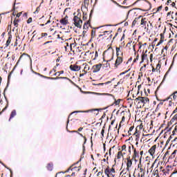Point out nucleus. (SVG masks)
<instances>
[{
  "mask_svg": "<svg viewBox=\"0 0 177 177\" xmlns=\"http://www.w3.org/2000/svg\"><path fill=\"white\" fill-rule=\"evenodd\" d=\"M111 172H112V174H115V169L112 167L110 169V167H109V166H108L107 168L105 169V170H104V174H105V175H106V176H109V175H110V174H111Z\"/></svg>",
  "mask_w": 177,
  "mask_h": 177,
  "instance_id": "nucleus-1",
  "label": "nucleus"
},
{
  "mask_svg": "<svg viewBox=\"0 0 177 177\" xmlns=\"http://www.w3.org/2000/svg\"><path fill=\"white\" fill-rule=\"evenodd\" d=\"M93 111H99V109H91V110H88V111H73L72 112L70 115H73V114H75V113H92Z\"/></svg>",
  "mask_w": 177,
  "mask_h": 177,
  "instance_id": "nucleus-2",
  "label": "nucleus"
},
{
  "mask_svg": "<svg viewBox=\"0 0 177 177\" xmlns=\"http://www.w3.org/2000/svg\"><path fill=\"white\" fill-rule=\"evenodd\" d=\"M93 68V73H99V71H100V68H102V64L94 65Z\"/></svg>",
  "mask_w": 177,
  "mask_h": 177,
  "instance_id": "nucleus-3",
  "label": "nucleus"
},
{
  "mask_svg": "<svg viewBox=\"0 0 177 177\" xmlns=\"http://www.w3.org/2000/svg\"><path fill=\"white\" fill-rule=\"evenodd\" d=\"M69 68L72 71H80L81 70V66H79L78 65H71Z\"/></svg>",
  "mask_w": 177,
  "mask_h": 177,
  "instance_id": "nucleus-4",
  "label": "nucleus"
},
{
  "mask_svg": "<svg viewBox=\"0 0 177 177\" xmlns=\"http://www.w3.org/2000/svg\"><path fill=\"white\" fill-rule=\"evenodd\" d=\"M157 147V145H153L152 146L149 150V153L150 154V156H154V153H156V149Z\"/></svg>",
  "mask_w": 177,
  "mask_h": 177,
  "instance_id": "nucleus-5",
  "label": "nucleus"
},
{
  "mask_svg": "<svg viewBox=\"0 0 177 177\" xmlns=\"http://www.w3.org/2000/svg\"><path fill=\"white\" fill-rule=\"evenodd\" d=\"M122 63V57H118L115 63V66L117 67Z\"/></svg>",
  "mask_w": 177,
  "mask_h": 177,
  "instance_id": "nucleus-6",
  "label": "nucleus"
},
{
  "mask_svg": "<svg viewBox=\"0 0 177 177\" xmlns=\"http://www.w3.org/2000/svg\"><path fill=\"white\" fill-rule=\"evenodd\" d=\"M9 37L6 44V48H8L9 45H10V42H12V35H10V32H8Z\"/></svg>",
  "mask_w": 177,
  "mask_h": 177,
  "instance_id": "nucleus-7",
  "label": "nucleus"
},
{
  "mask_svg": "<svg viewBox=\"0 0 177 177\" xmlns=\"http://www.w3.org/2000/svg\"><path fill=\"white\" fill-rule=\"evenodd\" d=\"M75 27H77V28H82V21L80 19L77 22L74 23Z\"/></svg>",
  "mask_w": 177,
  "mask_h": 177,
  "instance_id": "nucleus-8",
  "label": "nucleus"
},
{
  "mask_svg": "<svg viewBox=\"0 0 177 177\" xmlns=\"http://www.w3.org/2000/svg\"><path fill=\"white\" fill-rule=\"evenodd\" d=\"M149 100L147 97H142L141 103H143V104H146V103L149 102Z\"/></svg>",
  "mask_w": 177,
  "mask_h": 177,
  "instance_id": "nucleus-9",
  "label": "nucleus"
},
{
  "mask_svg": "<svg viewBox=\"0 0 177 177\" xmlns=\"http://www.w3.org/2000/svg\"><path fill=\"white\" fill-rule=\"evenodd\" d=\"M59 22L61 23V24H62L63 26H67V24H68V21L66 19H62Z\"/></svg>",
  "mask_w": 177,
  "mask_h": 177,
  "instance_id": "nucleus-10",
  "label": "nucleus"
},
{
  "mask_svg": "<svg viewBox=\"0 0 177 177\" xmlns=\"http://www.w3.org/2000/svg\"><path fill=\"white\" fill-rule=\"evenodd\" d=\"M51 80H68L69 81H71V80L68 79L66 77H57L51 78Z\"/></svg>",
  "mask_w": 177,
  "mask_h": 177,
  "instance_id": "nucleus-11",
  "label": "nucleus"
},
{
  "mask_svg": "<svg viewBox=\"0 0 177 177\" xmlns=\"http://www.w3.org/2000/svg\"><path fill=\"white\" fill-rule=\"evenodd\" d=\"M127 170L129 171V168H131V167H132V160H129V161H127Z\"/></svg>",
  "mask_w": 177,
  "mask_h": 177,
  "instance_id": "nucleus-12",
  "label": "nucleus"
},
{
  "mask_svg": "<svg viewBox=\"0 0 177 177\" xmlns=\"http://www.w3.org/2000/svg\"><path fill=\"white\" fill-rule=\"evenodd\" d=\"M48 171H53V163H48L47 165Z\"/></svg>",
  "mask_w": 177,
  "mask_h": 177,
  "instance_id": "nucleus-13",
  "label": "nucleus"
},
{
  "mask_svg": "<svg viewBox=\"0 0 177 177\" xmlns=\"http://www.w3.org/2000/svg\"><path fill=\"white\" fill-rule=\"evenodd\" d=\"M95 93V95H101V96H113L112 94H109V93Z\"/></svg>",
  "mask_w": 177,
  "mask_h": 177,
  "instance_id": "nucleus-14",
  "label": "nucleus"
},
{
  "mask_svg": "<svg viewBox=\"0 0 177 177\" xmlns=\"http://www.w3.org/2000/svg\"><path fill=\"white\" fill-rule=\"evenodd\" d=\"M75 168H77V167H75L74 168H72L71 167H69L67 171H66L65 172L64 171H61L59 173H57V174H66V172H70V171H73L74 169H75Z\"/></svg>",
  "mask_w": 177,
  "mask_h": 177,
  "instance_id": "nucleus-15",
  "label": "nucleus"
},
{
  "mask_svg": "<svg viewBox=\"0 0 177 177\" xmlns=\"http://www.w3.org/2000/svg\"><path fill=\"white\" fill-rule=\"evenodd\" d=\"M1 164H2V165L3 167H5V168H6L7 169H9L10 172V177L13 176V171H12V169H9V167H6V165H5V164H3V162H0Z\"/></svg>",
  "mask_w": 177,
  "mask_h": 177,
  "instance_id": "nucleus-16",
  "label": "nucleus"
},
{
  "mask_svg": "<svg viewBox=\"0 0 177 177\" xmlns=\"http://www.w3.org/2000/svg\"><path fill=\"white\" fill-rule=\"evenodd\" d=\"M15 116H16V110H13V111L11 112L9 121H10V120H12V118H13Z\"/></svg>",
  "mask_w": 177,
  "mask_h": 177,
  "instance_id": "nucleus-17",
  "label": "nucleus"
},
{
  "mask_svg": "<svg viewBox=\"0 0 177 177\" xmlns=\"http://www.w3.org/2000/svg\"><path fill=\"white\" fill-rule=\"evenodd\" d=\"M88 24H89V21H87L86 22L84 23L83 26L84 30H88V28H89V26H88Z\"/></svg>",
  "mask_w": 177,
  "mask_h": 177,
  "instance_id": "nucleus-18",
  "label": "nucleus"
},
{
  "mask_svg": "<svg viewBox=\"0 0 177 177\" xmlns=\"http://www.w3.org/2000/svg\"><path fill=\"white\" fill-rule=\"evenodd\" d=\"M80 19H81V18H80V17L75 15V17L73 18V21H74V23H77V21H78Z\"/></svg>",
  "mask_w": 177,
  "mask_h": 177,
  "instance_id": "nucleus-19",
  "label": "nucleus"
},
{
  "mask_svg": "<svg viewBox=\"0 0 177 177\" xmlns=\"http://www.w3.org/2000/svg\"><path fill=\"white\" fill-rule=\"evenodd\" d=\"M147 57V55L146 54H142V62L141 63H143V62H145V59Z\"/></svg>",
  "mask_w": 177,
  "mask_h": 177,
  "instance_id": "nucleus-20",
  "label": "nucleus"
},
{
  "mask_svg": "<svg viewBox=\"0 0 177 177\" xmlns=\"http://www.w3.org/2000/svg\"><path fill=\"white\" fill-rule=\"evenodd\" d=\"M121 157H122V151H119V152L118 153L117 158H118V160H120V158H121Z\"/></svg>",
  "mask_w": 177,
  "mask_h": 177,
  "instance_id": "nucleus-21",
  "label": "nucleus"
},
{
  "mask_svg": "<svg viewBox=\"0 0 177 177\" xmlns=\"http://www.w3.org/2000/svg\"><path fill=\"white\" fill-rule=\"evenodd\" d=\"M59 73V75H60V74H64V71H58L55 73H54V76L56 77V75H57V73Z\"/></svg>",
  "mask_w": 177,
  "mask_h": 177,
  "instance_id": "nucleus-22",
  "label": "nucleus"
},
{
  "mask_svg": "<svg viewBox=\"0 0 177 177\" xmlns=\"http://www.w3.org/2000/svg\"><path fill=\"white\" fill-rule=\"evenodd\" d=\"M39 77H41V78H46V80H52L51 78H53V77H46L41 74L39 75Z\"/></svg>",
  "mask_w": 177,
  "mask_h": 177,
  "instance_id": "nucleus-23",
  "label": "nucleus"
},
{
  "mask_svg": "<svg viewBox=\"0 0 177 177\" xmlns=\"http://www.w3.org/2000/svg\"><path fill=\"white\" fill-rule=\"evenodd\" d=\"M144 24H146V18L141 19V26H144Z\"/></svg>",
  "mask_w": 177,
  "mask_h": 177,
  "instance_id": "nucleus-24",
  "label": "nucleus"
},
{
  "mask_svg": "<svg viewBox=\"0 0 177 177\" xmlns=\"http://www.w3.org/2000/svg\"><path fill=\"white\" fill-rule=\"evenodd\" d=\"M18 22H19V19H17V20H16V19L14 20L13 24H14V26H15V27H17V26H19Z\"/></svg>",
  "mask_w": 177,
  "mask_h": 177,
  "instance_id": "nucleus-25",
  "label": "nucleus"
},
{
  "mask_svg": "<svg viewBox=\"0 0 177 177\" xmlns=\"http://www.w3.org/2000/svg\"><path fill=\"white\" fill-rule=\"evenodd\" d=\"M120 102H121V100L118 99V100H115L114 102V104H115V106H118V104H120Z\"/></svg>",
  "mask_w": 177,
  "mask_h": 177,
  "instance_id": "nucleus-26",
  "label": "nucleus"
},
{
  "mask_svg": "<svg viewBox=\"0 0 177 177\" xmlns=\"http://www.w3.org/2000/svg\"><path fill=\"white\" fill-rule=\"evenodd\" d=\"M77 133H78V135H80V136L84 138V143H86V138L84 137V135H82V133H81L80 132H78Z\"/></svg>",
  "mask_w": 177,
  "mask_h": 177,
  "instance_id": "nucleus-27",
  "label": "nucleus"
},
{
  "mask_svg": "<svg viewBox=\"0 0 177 177\" xmlns=\"http://www.w3.org/2000/svg\"><path fill=\"white\" fill-rule=\"evenodd\" d=\"M32 17H29L28 21H27L28 24H30V23H32Z\"/></svg>",
  "mask_w": 177,
  "mask_h": 177,
  "instance_id": "nucleus-28",
  "label": "nucleus"
},
{
  "mask_svg": "<svg viewBox=\"0 0 177 177\" xmlns=\"http://www.w3.org/2000/svg\"><path fill=\"white\" fill-rule=\"evenodd\" d=\"M76 16H77V17L81 18V12H80V9H77V15Z\"/></svg>",
  "mask_w": 177,
  "mask_h": 177,
  "instance_id": "nucleus-29",
  "label": "nucleus"
},
{
  "mask_svg": "<svg viewBox=\"0 0 177 177\" xmlns=\"http://www.w3.org/2000/svg\"><path fill=\"white\" fill-rule=\"evenodd\" d=\"M142 100V97H138L137 98H136V102H141Z\"/></svg>",
  "mask_w": 177,
  "mask_h": 177,
  "instance_id": "nucleus-30",
  "label": "nucleus"
},
{
  "mask_svg": "<svg viewBox=\"0 0 177 177\" xmlns=\"http://www.w3.org/2000/svg\"><path fill=\"white\" fill-rule=\"evenodd\" d=\"M136 154H137L136 149H134V153L133 156V158H136Z\"/></svg>",
  "mask_w": 177,
  "mask_h": 177,
  "instance_id": "nucleus-31",
  "label": "nucleus"
},
{
  "mask_svg": "<svg viewBox=\"0 0 177 177\" xmlns=\"http://www.w3.org/2000/svg\"><path fill=\"white\" fill-rule=\"evenodd\" d=\"M172 97H173L174 100H176L177 95H176V94H175V93H174V94H172Z\"/></svg>",
  "mask_w": 177,
  "mask_h": 177,
  "instance_id": "nucleus-32",
  "label": "nucleus"
},
{
  "mask_svg": "<svg viewBox=\"0 0 177 177\" xmlns=\"http://www.w3.org/2000/svg\"><path fill=\"white\" fill-rule=\"evenodd\" d=\"M83 15H84V16H83V20H86V19H87V15L86 14H85V13H83Z\"/></svg>",
  "mask_w": 177,
  "mask_h": 177,
  "instance_id": "nucleus-33",
  "label": "nucleus"
},
{
  "mask_svg": "<svg viewBox=\"0 0 177 177\" xmlns=\"http://www.w3.org/2000/svg\"><path fill=\"white\" fill-rule=\"evenodd\" d=\"M162 42H164V40H160L158 44L156 45V46H160V45H161V44H162Z\"/></svg>",
  "mask_w": 177,
  "mask_h": 177,
  "instance_id": "nucleus-34",
  "label": "nucleus"
},
{
  "mask_svg": "<svg viewBox=\"0 0 177 177\" xmlns=\"http://www.w3.org/2000/svg\"><path fill=\"white\" fill-rule=\"evenodd\" d=\"M101 135H102V138H104V129L102 130Z\"/></svg>",
  "mask_w": 177,
  "mask_h": 177,
  "instance_id": "nucleus-35",
  "label": "nucleus"
},
{
  "mask_svg": "<svg viewBox=\"0 0 177 177\" xmlns=\"http://www.w3.org/2000/svg\"><path fill=\"white\" fill-rule=\"evenodd\" d=\"M98 56H99V54L97 53V51H96L95 58L93 59V60H96V57H97Z\"/></svg>",
  "mask_w": 177,
  "mask_h": 177,
  "instance_id": "nucleus-36",
  "label": "nucleus"
},
{
  "mask_svg": "<svg viewBox=\"0 0 177 177\" xmlns=\"http://www.w3.org/2000/svg\"><path fill=\"white\" fill-rule=\"evenodd\" d=\"M121 52V48H118V47H116V53H120Z\"/></svg>",
  "mask_w": 177,
  "mask_h": 177,
  "instance_id": "nucleus-37",
  "label": "nucleus"
},
{
  "mask_svg": "<svg viewBox=\"0 0 177 177\" xmlns=\"http://www.w3.org/2000/svg\"><path fill=\"white\" fill-rule=\"evenodd\" d=\"M48 36V33H41V38H44V37Z\"/></svg>",
  "mask_w": 177,
  "mask_h": 177,
  "instance_id": "nucleus-38",
  "label": "nucleus"
},
{
  "mask_svg": "<svg viewBox=\"0 0 177 177\" xmlns=\"http://www.w3.org/2000/svg\"><path fill=\"white\" fill-rule=\"evenodd\" d=\"M32 73H33V74H35L36 75H39V76L41 75V73H38L32 70Z\"/></svg>",
  "mask_w": 177,
  "mask_h": 177,
  "instance_id": "nucleus-39",
  "label": "nucleus"
},
{
  "mask_svg": "<svg viewBox=\"0 0 177 177\" xmlns=\"http://www.w3.org/2000/svg\"><path fill=\"white\" fill-rule=\"evenodd\" d=\"M125 149H127V145H124L122 146V150L124 151L125 150Z\"/></svg>",
  "mask_w": 177,
  "mask_h": 177,
  "instance_id": "nucleus-40",
  "label": "nucleus"
},
{
  "mask_svg": "<svg viewBox=\"0 0 177 177\" xmlns=\"http://www.w3.org/2000/svg\"><path fill=\"white\" fill-rule=\"evenodd\" d=\"M133 127H131L130 128H129V132H132V131H133Z\"/></svg>",
  "mask_w": 177,
  "mask_h": 177,
  "instance_id": "nucleus-41",
  "label": "nucleus"
},
{
  "mask_svg": "<svg viewBox=\"0 0 177 177\" xmlns=\"http://www.w3.org/2000/svg\"><path fill=\"white\" fill-rule=\"evenodd\" d=\"M161 9H162V6H160L158 8L157 12H160V10H161Z\"/></svg>",
  "mask_w": 177,
  "mask_h": 177,
  "instance_id": "nucleus-42",
  "label": "nucleus"
},
{
  "mask_svg": "<svg viewBox=\"0 0 177 177\" xmlns=\"http://www.w3.org/2000/svg\"><path fill=\"white\" fill-rule=\"evenodd\" d=\"M160 41H164V35L160 34Z\"/></svg>",
  "mask_w": 177,
  "mask_h": 177,
  "instance_id": "nucleus-43",
  "label": "nucleus"
},
{
  "mask_svg": "<svg viewBox=\"0 0 177 177\" xmlns=\"http://www.w3.org/2000/svg\"><path fill=\"white\" fill-rule=\"evenodd\" d=\"M38 12H39V6H38L37 8H36V10L34 13H38Z\"/></svg>",
  "mask_w": 177,
  "mask_h": 177,
  "instance_id": "nucleus-44",
  "label": "nucleus"
},
{
  "mask_svg": "<svg viewBox=\"0 0 177 177\" xmlns=\"http://www.w3.org/2000/svg\"><path fill=\"white\" fill-rule=\"evenodd\" d=\"M172 3V1L171 0H168L167 1V3H166V5H169L170 3Z\"/></svg>",
  "mask_w": 177,
  "mask_h": 177,
  "instance_id": "nucleus-45",
  "label": "nucleus"
},
{
  "mask_svg": "<svg viewBox=\"0 0 177 177\" xmlns=\"http://www.w3.org/2000/svg\"><path fill=\"white\" fill-rule=\"evenodd\" d=\"M12 75V72L10 73V74L8 75V84H9V81L10 80V75Z\"/></svg>",
  "mask_w": 177,
  "mask_h": 177,
  "instance_id": "nucleus-46",
  "label": "nucleus"
},
{
  "mask_svg": "<svg viewBox=\"0 0 177 177\" xmlns=\"http://www.w3.org/2000/svg\"><path fill=\"white\" fill-rule=\"evenodd\" d=\"M100 175H103V171H99L97 174V176H100Z\"/></svg>",
  "mask_w": 177,
  "mask_h": 177,
  "instance_id": "nucleus-47",
  "label": "nucleus"
},
{
  "mask_svg": "<svg viewBox=\"0 0 177 177\" xmlns=\"http://www.w3.org/2000/svg\"><path fill=\"white\" fill-rule=\"evenodd\" d=\"M123 39H125V34H123V35L121 37L120 41H122Z\"/></svg>",
  "mask_w": 177,
  "mask_h": 177,
  "instance_id": "nucleus-48",
  "label": "nucleus"
},
{
  "mask_svg": "<svg viewBox=\"0 0 177 177\" xmlns=\"http://www.w3.org/2000/svg\"><path fill=\"white\" fill-rule=\"evenodd\" d=\"M173 104L174 103L172 102V101H169V106L171 107Z\"/></svg>",
  "mask_w": 177,
  "mask_h": 177,
  "instance_id": "nucleus-49",
  "label": "nucleus"
},
{
  "mask_svg": "<svg viewBox=\"0 0 177 177\" xmlns=\"http://www.w3.org/2000/svg\"><path fill=\"white\" fill-rule=\"evenodd\" d=\"M15 9H16V1H15L14 4H13V10H15Z\"/></svg>",
  "mask_w": 177,
  "mask_h": 177,
  "instance_id": "nucleus-50",
  "label": "nucleus"
},
{
  "mask_svg": "<svg viewBox=\"0 0 177 177\" xmlns=\"http://www.w3.org/2000/svg\"><path fill=\"white\" fill-rule=\"evenodd\" d=\"M21 16V12H19L17 14V17H20Z\"/></svg>",
  "mask_w": 177,
  "mask_h": 177,
  "instance_id": "nucleus-51",
  "label": "nucleus"
},
{
  "mask_svg": "<svg viewBox=\"0 0 177 177\" xmlns=\"http://www.w3.org/2000/svg\"><path fill=\"white\" fill-rule=\"evenodd\" d=\"M105 32H106V33H108V34H110V33H111L110 31H104V34H102V35H104V36L106 35Z\"/></svg>",
  "mask_w": 177,
  "mask_h": 177,
  "instance_id": "nucleus-52",
  "label": "nucleus"
},
{
  "mask_svg": "<svg viewBox=\"0 0 177 177\" xmlns=\"http://www.w3.org/2000/svg\"><path fill=\"white\" fill-rule=\"evenodd\" d=\"M69 132H71V133H78V131H71Z\"/></svg>",
  "mask_w": 177,
  "mask_h": 177,
  "instance_id": "nucleus-53",
  "label": "nucleus"
},
{
  "mask_svg": "<svg viewBox=\"0 0 177 177\" xmlns=\"http://www.w3.org/2000/svg\"><path fill=\"white\" fill-rule=\"evenodd\" d=\"M91 19H92V11L90 13V18H89L88 21H91Z\"/></svg>",
  "mask_w": 177,
  "mask_h": 177,
  "instance_id": "nucleus-54",
  "label": "nucleus"
},
{
  "mask_svg": "<svg viewBox=\"0 0 177 177\" xmlns=\"http://www.w3.org/2000/svg\"><path fill=\"white\" fill-rule=\"evenodd\" d=\"M136 24V20L133 21L132 26H135Z\"/></svg>",
  "mask_w": 177,
  "mask_h": 177,
  "instance_id": "nucleus-55",
  "label": "nucleus"
},
{
  "mask_svg": "<svg viewBox=\"0 0 177 177\" xmlns=\"http://www.w3.org/2000/svg\"><path fill=\"white\" fill-rule=\"evenodd\" d=\"M171 5L172 8H175L176 3H175V2H173V3H171Z\"/></svg>",
  "mask_w": 177,
  "mask_h": 177,
  "instance_id": "nucleus-56",
  "label": "nucleus"
},
{
  "mask_svg": "<svg viewBox=\"0 0 177 177\" xmlns=\"http://www.w3.org/2000/svg\"><path fill=\"white\" fill-rule=\"evenodd\" d=\"M125 122V117H122V122Z\"/></svg>",
  "mask_w": 177,
  "mask_h": 177,
  "instance_id": "nucleus-57",
  "label": "nucleus"
},
{
  "mask_svg": "<svg viewBox=\"0 0 177 177\" xmlns=\"http://www.w3.org/2000/svg\"><path fill=\"white\" fill-rule=\"evenodd\" d=\"M52 42V41H46V43H44V45H46L48 44H50Z\"/></svg>",
  "mask_w": 177,
  "mask_h": 177,
  "instance_id": "nucleus-58",
  "label": "nucleus"
},
{
  "mask_svg": "<svg viewBox=\"0 0 177 177\" xmlns=\"http://www.w3.org/2000/svg\"><path fill=\"white\" fill-rule=\"evenodd\" d=\"M173 118H174V120H177V113L176 115H174V116L173 117Z\"/></svg>",
  "mask_w": 177,
  "mask_h": 177,
  "instance_id": "nucleus-59",
  "label": "nucleus"
},
{
  "mask_svg": "<svg viewBox=\"0 0 177 177\" xmlns=\"http://www.w3.org/2000/svg\"><path fill=\"white\" fill-rule=\"evenodd\" d=\"M82 129H84V128L80 127V128L78 129L79 132H81V131H82Z\"/></svg>",
  "mask_w": 177,
  "mask_h": 177,
  "instance_id": "nucleus-60",
  "label": "nucleus"
},
{
  "mask_svg": "<svg viewBox=\"0 0 177 177\" xmlns=\"http://www.w3.org/2000/svg\"><path fill=\"white\" fill-rule=\"evenodd\" d=\"M118 31L119 32H121V31H122V28H119L118 29Z\"/></svg>",
  "mask_w": 177,
  "mask_h": 177,
  "instance_id": "nucleus-61",
  "label": "nucleus"
},
{
  "mask_svg": "<svg viewBox=\"0 0 177 177\" xmlns=\"http://www.w3.org/2000/svg\"><path fill=\"white\" fill-rule=\"evenodd\" d=\"M176 151H177V150H174V152L172 153V156L176 154Z\"/></svg>",
  "mask_w": 177,
  "mask_h": 177,
  "instance_id": "nucleus-62",
  "label": "nucleus"
},
{
  "mask_svg": "<svg viewBox=\"0 0 177 177\" xmlns=\"http://www.w3.org/2000/svg\"><path fill=\"white\" fill-rule=\"evenodd\" d=\"M106 118V113H104L101 118Z\"/></svg>",
  "mask_w": 177,
  "mask_h": 177,
  "instance_id": "nucleus-63",
  "label": "nucleus"
},
{
  "mask_svg": "<svg viewBox=\"0 0 177 177\" xmlns=\"http://www.w3.org/2000/svg\"><path fill=\"white\" fill-rule=\"evenodd\" d=\"M176 113H177V109H176L173 111V114H175Z\"/></svg>",
  "mask_w": 177,
  "mask_h": 177,
  "instance_id": "nucleus-64",
  "label": "nucleus"
}]
</instances>
